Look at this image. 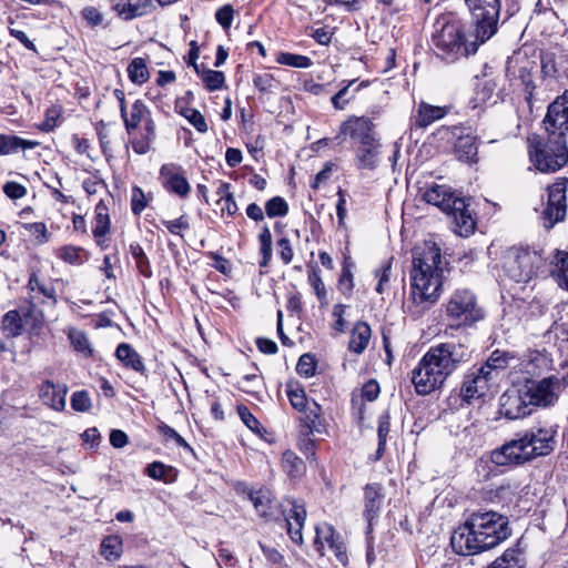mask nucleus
I'll use <instances>...</instances> for the list:
<instances>
[{
    "label": "nucleus",
    "instance_id": "obj_1",
    "mask_svg": "<svg viewBox=\"0 0 568 568\" xmlns=\"http://www.w3.org/2000/svg\"><path fill=\"white\" fill-rule=\"evenodd\" d=\"M510 532L507 516L494 510H478L453 532L450 546L456 554L470 556L498 546Z\"/></svg>",
    "mask_w": 568,
    "mask_h": 568
},
{
    "label": "nucleus",
    "instance_id": "obj_2",
    "mask_svg": "<svg viewBox=\"0 0 568 568\" xmlns=\"http://www.w3.org/2000/svg\"><path fill=\"white\" fill-rule=\"evenodd\" d=\"M410 295L415 304H434L442 292L443 261L440 248L425 242L413 250L410 268Z\"/></svg>",
    "mask_w": 568,
    "mask_h": 568
},
{
    "label": "nucleus",
    "instance_id": "obj_3",
    "mask_svg": "<svg viewBox=\"0 0 568 568\" xmlns=\"http://www.w3.org/2000/svg\"><path fill=\"white\" fill-rule=\"evenodd\" d=\"M483 43L476 38L467 40L462 20L452 12L440 14L434 23L432 44L436 55L447 63L475 54Z\"/></svg>",
    "mask_w": 568,
    "mask_h": 568
},
{
    "label": "nucleus",
    "instance_id": "obj_4",
    "mask_svg": "<svg viewBox=\"0 0 568 568\" xmlns=\"http://www.w3.org/2000/svg\"><path fill=\"white\" fill-rule=\"evenodd\" d=\"M428 203L439 207L443 212L454 217L459 233L468 234L474 231L475 221L467 209L464 197L457 196L449 186L433 184L423 194Z\"/></svg>",
    "mask_w": 568,
    "mask_h": 568
},
{
    "label": "nucleus",
    "instance_id": "obj_5",
    "mask_svg": "<svg viewBox=\"0 0 568 568\" xmlns=\"http://www.w3.org/2000/svg\"><path fill=\"white\" fill-rule=\"evenodd\" d=\"M465 4L471 18V34L486 42L498 31L501 9L500 0H465Z\"/></svg>",
    "mask_w": 568,
    "mask_h": 568
},
{
    "label": "nucleus",
    "instance_id": "obj_6",
    "mask_svg": "<svg viewBox=\"0 0 568 568\" xmlns=\"http://www.w3.org/2000/svg\"><path fill=\"white\" fill-rule=\"evenodd\" d=\"M531 161L540 172H556L568 161L566 139L547 138L546 142H537L529 151Z\"/></svg>",
    "mask_w": 568,
    "mask_h": 568
},
{
    "label": "nucleus",
    "instance_id": "obj_7",
    "mask_svg": "<svg viewBox=\"0 0 568 568\" xmlns=\"http://www.w3.org/2000/svg\"><path fill=\"white\" fill-rule=\"evenodd\" d=\"M446 315L456 326H470L484 318L476 295L469 290H456L446 304Z\"/></svg>",
    "mask_w": 568,
    "mask_h": 568
},
{
    "label": "nucleus",
    "instance_id": "obj_8",
    "mask_svg": "<svg viewBox=\"0 0 568 568\" xmlns=\"http://www.w3.org/2000/svg\"><path fill=\"white\" fill-rule=\"evenodd\" d=\"M489 460L501 471L510 470L516 467L530 463L534 459L526 438L518 432L515 436L506 440L501 446L496 447L489 453Z\"/></svg>",
    "mask_w": 568,
    "mask_h": 568
},
{
    "label": "nucleus",
    "instance_id": "obj_9",
    "mask_svg": "<svg viewBox=\"0 0 568 568\" xmlns=\"http://www.w3.org/2000/svg\"><path fill=\"white\" fill-rule=\"evenodd\" d=\"M542 265L540 254L528 247H511L505 257V270L517 283H527Z\"/></svg>",
    "mask_w": 568,
    "mask_h": 568
},
{
    "label": "nucleus",
    "instance_id": "obj_10",
    "mask_svg": "<svg viewBox=\"0 0 568 568\" xmlns=\"http://www.w3.org/2000/svg\"><path fill=\"white\" fill-rule=\"evenodd\" d=\"M427 352L447 378L462 365L468 363L473 354L469 346L459 341L439 343L429 347Z\"/></svg>",
    "mask_w": 568,
    "mask_h": 568
},
{
    "label": "nucleus",
    "instance_id": "obj_11",
    "mask_svg": "<svg viewBox=\"0 0 568 568\" xmlns=\"http://www.w3.org/2000/svg\"><path fill=\"white\" fill-rule=\"evenodd\" d=\"M447 377L443 371L437 367L435 359L428 352L418 362L417 366L412 372V383L418 395H428L432 392L440 388Z\"/></svg>",
    "mask_w": 568,
    "mask_h": 568
},
{
    "label": "nucleus",
    "instance_id": "obj_12",
    "mask_svg": "<svg viewBox=\"0 0 568 568\" xmlns=\"http://www.w3.org/2000/svg\"><path fill=\"white\" fill-rule=\"evenodd\" d=\"M478 365H473L463 375L458 396L464 403L470 404L475 399H480L489 392L490 386L495 383L489 375Z\"/></svg>",
    "mask_w": 568,
    "mask_h": 568
},
{
    "label": "nucleus",
    "instance_id": "obj_13",
    "mask_svg": "<svg viewBox=\"0 0 568 568\" xmlns=\"http://www.w3.org/2000/svg\"><path fill=\"white\" fill-rule=\"evenodd\" d=\"M557 428L556 425L539 424L520 432L534 459L548 456L555 450Z\"/></svg>",
    "mask_w": 568,
    "mask_h": 568
},
{
    "label": "nucleus",
    "instance_id": "obj_14",
    "mask_svg": "<svg viewBox=\"0 0 568 568\" xmlns=\"http://www.w3.org/2000/svg\"><path fill=\"white\" fill-rule=\"evenodd\" d=\"M538 63L529 60L527 57L516 58L508 61V74L513 77L515 85L523 87L525 92V100L530 103L534 91L536 89L535 75L538 71Z\"/></svg>",
    "mask_w": 568,
    "mask_h": 568
},
{
    "label": "nucleus",
    "instance_id": "obj_15",
    "mask_svg": "<svg viewBox=\"0 0 568 568\" xmlns=\"http://www.w3.org/2000/svg\"><path fill=\"white\" fill-rule=\"evenodd\" d=\"M567 184V178H559L554 184L548 186V204L544 211V219L548 221V224L545 225L547 229L562 221L566 215Z\"/></svg>",
    "mask_w": 568,
    "mask_h": 568
},
{
    "label": "nucleus",
    "instance_id": "obj_16",
    "mask_svg": "<svg viewBox=\"0 0 568 568\" xmlns=\"http://www.w3.org/2000/svg\"><path fill=\"white\" fill-rule=\"evenodd\" d=\"M557 375L542 378L532 383L530 386H524L527 402L534 412L535 407H547L554 405L558 399V389L556 387Z\"/></svg>",
    "mask_w": 568,
    "mask_h": 568
},
{
    "label": "nucleus",
    "instance_id": "obj_17",
    "mask_svg": "<svg viewBox=\"0 0 568 568\" xmlns=\"http://www.w3.org/2000/svg\"><path fill=\"white\" fill-rule=\"evenodd\" d=\"M498 413L509 420L530 415L532 410L527 402L524 388H511L504 392L499 397Z\"/></svg>",
    "mask_w": 568,
    "mask_h": 568
},
{
    "label": "nucleus",
    "instance_id": "obj_18",
    "mask_svg": "<svg viewBox=\"0 0 568 568\" xmlns=\"http://www.w3.org/2000/svg\"><path fill=\"white\" fill-rule=\"evenodd\" d=\"M544 123L549 136L566 139L568 132V99L564 95L549 104Z\"/></svg>",
    "mask_w": 568,
    "mask_h": 568
},
{
    "label": "nucleus",
    "instance_id": "obj_19",
    "mask_svg": "<svg viewBox=\"0 0 568 568\" xmlns=\"http://www.w3.org/2000/svg\"><path fill=\"white\" fill-rule=\"evenodd\" d=\"M162 186L170 193L182 199L186 197L191 192V186L183 175V169L175 163L163 164L160 169L159 176Z\"/></svg>",
    "mask_w": 568,
    "mask_h": 568
},
{
    "label": "nucleus",
    "instance_id": "obj_20",
    "mask_svg": "<svg viewBox=\"0 0 568 568\" xmlns=\"http://www.w3.org/2000/svg\"><path fill=\"white\" fill-rule=\"evenodd\" d=\"M341 134H348L359 145L379 141L376 138L375 125L367 118H351L341 125Z\"/></svg>",
    "mask_w": 568,
    "mask_h": 568
},
{
    "label": "nucleus",
    "instance_id": "obj_21",
    "mask_svg": "<svg viewBox=\"0 0 568 568\" xmlns=\"http://www.w3.org/2000/svg\"><path fill=\"white\" fill-rule=\"evenodd\" d=\"M67 394L68 387L65 384L54 383L50 379L43 381L38 388V395L42 404L55 412L64 410Z\"/></svg>",
    "mask_w": 568,
    "mask_h": 568
},
{
    "label": "nucleus",
    "instance_id": "obj_22",
    "mask_svg": "<svg viewBox=\"0 0 568 568\" xmlns=\"http://www.w3.org/2000/svg\"><path fill=\"white\" fill-rule=\"evenodd\" d=\"M364 510L363 516L368 523L367 534L372 531L374 519L379 515L384 503V488L379 483L367 484L364 487Z\"/></svg>",
    "mask_w": 568,
    "mask_h": 568
},
{
    "label": "nucleus",
    "instance_id": "obj_23",
    "mask_svg": "<svg viewBox=\"0 0 568 568\" xmlns=\"http://www.w3.org/2000/svg\"><path fill=\"white\" fill-rule=\"evenodd\" d=\"M152 8V0H112V9L126 21L148 14Z\"/></svg>",
    "mask_w": 568,
    "mask_h": 568
},
{
    "label": "nucleus",
    "instance_id": "obj_24",
    "mask_svg": "<svg viewBox=\"0 0 568 568\" xmlns=\"http://www.w3.org/2000/svg\"><path fill=\"white\" fill-rule=\"evenodd\" d=\"M303 416L300 418L302 423V430H306L307 435L326 434V424L322 417V407L315 400L301 412Z\"/></svg>",
    "mask_w": 568,
    "mask_h": 568
},
{
    "label": "nucleus",
    "instance_id": "obj_25",
    "mask_svg": "<svg viewBox=\"0 0 568 568\" xmlns=\"http://www.w3.org/2000/svg\"><path fill=\"white\" fill-rule=\"evenodd\" d=\"M291 505V514L290 516H284V523L290 538L296 544H302V528L306 519V510L304 505L298 504L296 500H293Z\"/></svg>",
    "mask_w": 568,
    "mask_h": 568
},
{
    "label": "nucleus",
    "instance_id": "obj_26",
    "mask_svg": "<svg viewBox=\"0 0 568 568\" xmlns=\"http://www.w3.org/2000/svg\"><path fill=\"white\" fill-rule=\"evenodd\" d=\"M248 498L257 514L265 521H277L280 519L273 511V497L270 489L260 488L258 490H252L248 494Z\"/></svg>",
    "mask_w": 568,
    "mask_h": 568
},
{
    "label": "nucleus",
    "instance_id": "obj_27",
    "mask_svg": "<svg viewBox=\"0 0 568 568\" xmlns=\"http://www.w3.org/2000/svg\"><path fill=\"white\" fill-rule=\"evenodd\" d=\"M34 313V305L31 304L27 312L23 313V316L16 310L7 312L2 317L1 329L6 337L14 338L22 334L23 331V320L27 321L29 316H32Z\"/></svg>",
    "mask_w": 568,
    "mask_h": 568
},
{
    "label": "nucleus",
    "instance_id": "obj_28",
    "mask_svg": "<svg viewBox=\"0 0 568 568\" xmlns=\"http://www.w3.org/2000/svg\"><path fill=\"white\" fill-rule=\"evenodd\" d=\"M454 152L459 161L476 164L478 162L477 136L471 134L458 136L454 144Z\"/></svg>",
    "mask_w": 568,
    "mask_h": 568
},
{
    "label": "nucleus",
    "instance_id": "obj_29",
    "mask_svg": "<svg viewBox=\"0 0 568 568\" xmlns=\"http://www.w3.org/2000/svg\"><path fill=\"white\" fill-rule=\"evenodd\" d=\"M382 144L379 141L358 145L356 149V168L373 171L378 166Z\"/></svg>",
    "mask_w": 568,
    "mask_h": 568
},
{
    "label": "nucleus",
    "instance_id": "obj_30",
    "mask_svg": "<svg viewBox=\"0 0 568 568\" xmlns=\"http://www.w3.org/2000/svg\"><path fill=\"white\" fill-rule=\"evenodd\" d=\"M116 358L128 368L144 374L145 365L139 353L128 343H121L115 349Z\"/></svg>",
    "mask_w": 568,
    "mask_h": 568
},
{
    "label": "nucleus",
    "instance_id": "obj_31",
    "mask_svg": "<svg viewBox=\"0 0 568 568\" xmlns=\"http://www.w3.org/2000/svg\"><path fill=\"white\" fill-rule=\"evenodd\" d=\"M448 112L446 106H436L426 102H420L415 119V125L424 129L433 122L443 119Z\"/></svg>",
    "mask_w": 568,
    "mask_h": 568
},
{
    "label": "nucleus",
    "instance_id": "obj_32",
    "mask_svg": "<svg viewBox=\"0 0 568 568\" xmlns=\"http://www.w3.org/2000/svg\"><path fill=\"white\" fill-rule=\"evenodd\" d=\"M513 358L514 356L510 353L496 349L490 354L485 363L478 366L484 368V371L489 372L493 381L496 382L500 373L507 368L509 361Z\"/></svg>",
    "mask_w": 568,
    "mask_h": 568
},
{
    "label": "nucleus",
    "instance_id": "obj_33",
    "mask_svg": "<svg viewBox=\"0 0 568 568\" xmlns=\"http://www.w3.org/2000/svg\"><path fill=\"white\" fill-rule=\"evenodd\" d=\"M371 334H372V331L367 323H365V322L356 323V325L354 326V328L352 331L351 337H349V343H348L349 351H352L356 354H362L366 349V347L369 343Z\"/></svg>",
    "mask_w": 568,
    "mask_h": 568
},
{
    "label": "nucleus",
    "instance_id": "obj_34",
    "mask_svg": "<svg viewBox=\"0 0 568 568\" xmlns=\"http://www.w3.org/2000/svg\"><path fill=\"white\" fill-rule=\"evenodd\" d=\"M145 474L152 479L171 484L178 479L179 471L175 467L162 462H153L146 466Z\"/></svg>",
    "mask_w": 568,
    "mask_h": 568
},
{
    "label": "nucleus",
    "instance_id": "obj_35",
    "mask_svg": "<svg viewBox=\"0 0 568 568\" xmlns=\"http://www.w3.org/2000/svg\"><path fill=\"white\" fill-rule=\"evenodd\" d=\"M326 535H324V539L327 542L328 547L334 551L336 559L344 566L348 562V555L346 551V546L343 541V538L339 534H336L334 528L329 525L325 526Z\"/></svg>",
    "mask_w": 568,
    "mask_h": 568
},
{
    "label": "nucleus",
    "instance_id": "obj_36",
    "mask_svg": "<svg viewBox=\"0 0 568 568\" xmlns=\"http://www.w3.org/2000/svg\"><path fill=\"white\" fill-rule=\"evenodd\" d=\"M111 220L109 209L103 200H101L94 209V226L92 229L93 236H105L110 232Z\"/></svg>",
    "mask_w": 568,
    "mask_h": 568
},
{
    "label": "nucleus",
    "instance_id": "obj_37",
    "mask_svg": "<svg viewBox=\"0 0 568 568\" xmlns=\"http://www.w3.org/2000/svg\"><path fill=\"white\" fill-rule=\"evenodd\" d=\"M145 114H150V111L142 100H136L132 106L130 114L128 109L125 110V116H121L128 133L134 131L141 121L145 118Z\"/></svg>",
    "mask_w": 568,
    "mask_h": 568
},
{
    "label": "nucleus",
    "instance_id": "obj_38",
    "mask_svg": "<svg viewBox=\"0 0 568 568\" xmlns=\"http://www.w3.org/2000/svg\"><path fill=\"white\" fill-rule=\"evenodd\" d=\"M525 559L519 549L508 548L487 568H524Z\"/></svg>",
    "mask_w": 568,
    "mask_h": 568
},
{
    "label": "nucleus",
    "instance_id": "obj_39",
    "mask_svg": "<svg viewBox=\"0 0 568 568\" xmlns=\"http://www.w3.org/2000/svg\"><path fill=\"white\" fill-rule=\"evenodd\" d=\"M101 555L109 561L119 559L123 551V541L119 535L105 536L100 545Z\"/></svg>",
    "mask_w": 568,
    "mask_h": 568
},
{
    "label": "nucleus",
    "instance_id": "obj_40",
    "mask_svg": "<svg viewBox=\"0 0 568 568\" xmlns=\"http://www.w3.org/2000/svg\"><path fill=\"white\" fill-rule=\"evenodd\" d=\"M175 109L182 116H184L196 129L197 132H200V133L207 132L206 121L199 110L187 108V106H182L181 102L179 100L175 103Z\"/></svg>",
    "mask_w": 568,
    "mask_h": 568
},
{
    "label": "nucleus",
    "instance_id": "obj_41",
    "mask_svg": "<svg viewBox=\"0 0 568 568\" xmlns=\"http://www.w3.org/2000/svg\"><path fill=\"white\" fill-rule=\"evenodd\" d=\"M286 394L293 408H295L300 413L304 412L306 407L311 404V402H308L307 399L305 390L297 383H287Z\"/></svg>",
    "mask_w": 568,
    "mask_h": 568
},
{
    "label": "nucleus",
    "instance_id": "obj_42",
    "mask_svg": "<svg viewBox=\"0 0 568 568\" xmlns=\"http://www.w3.org/2000/svg\"><path fill=\"white\" fill-rule=\"evenodd\" d=\"M261 260L258 265L267 267L272 258V233L267 225H264L258 234Z\"/></svg>",
    "mask_w": 568,
    "mask_h": 568
},
{
    "label": "nucleus",
    "instance_id": "obj_43",
    "mask_svg": "<svg viewBox=\"0 0 568 568\" xmlns=\"http://www.w3.org/2000/svg\"><path fill=\"white\" fill-rule=\"evenodd\" d=\"M68 338L77 352L82 353L85 357L92 356L93 349L84 332L77 328H70L68 332Z\"/></svg>",
    "mask_w": 568,
    "mask_h": 568
},
{
    "label": "nucleus",
    "instance_id": "obj_44",
    "mask_svg": "<svg viewBox=\"0 0 568 568\" xmlns=\"http://www.w3.org/2000/svg\"><path fill=\"white\" fill-rule=\"evenodd\" d=\"M129 79L135 84H143L149 80L146 63L142 58H134L128 65Z\"/></svg>",
    "mask_w": 568,
    "mask_h": 568
},
{
    "label": "nucleus",
    "instance_id": "obj_45",
    "mask_svg": "<svg viewBox=\"0 0 568 568\" xmlns=\"http://www.w3.org/2000/svg\"><path fill=\"white\" fill-rule=\"evenodd\" d=\"M130 253L135 261V266L144 277L152 276V270L150 261L139 243L130 244Z\"/></svg>",
    "mask_w": 568,
    "mask_h": 568
},
{
    "label": "nucleus",
    "instance_id": "obj_46",
    "mask_svg": "<svg viewBox=\"0 0 568 568\" xmlns=\"http://www.w3.org/2000/svg\"><path fill=\"white\" fill-rule=\"evenodd\" d=\"M197 75L202 79L206 90L210 92L222 89L225 82V77L222 71L201 69Z\"/></svg>",
    "mask_w": 568,
    "mask_h": 568
},
{
    "label": "nucleus",
    "instance_id": "obj_47",
    "mask_svg": "<svg viewBox=\"0 0 568 568\" xmlns=\"http://www.w3.org/2000/svg\"><path fill=\"white\" fill-rule=\"evenodd\" d=\"M276 62L283 65L292 68L307 69L313 62L311 58L302 54H295L290 52H281L277 54Z\"/></svg>",
    "mask_w": 568,
    "mask_h": 568
},
{
    "label": "nucleus",
    "instance_id": "obj_48",
    "mask_svg": "<svg viewBox=\"0 0 568 568\" xmlns=\"http://www.w3.org/2000/svg\"><path fill=\"white\" fill-rule=\"evenodd\" d=\"M283 464L290 477H297L305 470L303 459L297 457L293 452H285L283 454Z\"/></svg>",
    "mask_w": 568,
    "mask_h": 568
},
{
    "label": "nucleus",
    "instance_id": "obj_49",
    "mask_svg": "<svg viewBox=\"0 0 568 568\" xmlns=\"http://www.w3.org/2000/svg\"><path fill=\"white\" fill-rule=\"evenodd\" d=\"M265 212L268 217H282L288 213V204L282 196H274L266 202Z\"/></svg>",
    "mask_w": 568,
    "mask_h": 568
},
{
    "label": "nucleus",
    "instance_id": "obj_50",
    "mask_svg": "<svg viewBox=\"0 0 568 568\" xmlns=\"http://www.w3.org/2000/svg\"><path fill=\"white\" fill-rule=\"evenodd\" d=\"M158 430L166 439L174 440L179 447H182L192 454L194 453L192 446L171 426L166 425L165 423H161L158 425Z\"/></svg>",
    "mask_w": 568,
    "mask_h": 568
},
{
    "label": "nucleus",
    "instance_id": "obj_51",
    "mask_svg": "<svg viewBox=\"0 0 568 568\" xmlns=\"http://www.w3.org/2000/svg\"><path fill=\"white\" fill-rule=\"evenodd\" d=\"M308 283L314 288V292L323 304L326 302V288L320 275V270L316 266H312L308 272Z\"/></svg>",
    "mask_w": 568,
    "mask_h": 568
},
{
    "label": "nucleus",
    "instance_id": "obj_52",
    "mask_svg": "<svg viewBox=\"0 0 568 568\" xmlns=\"http://www.w3.org/2000/svg\"><path fill=\"white\" fill-rule=\"evenodd\" d=\"M81 252H83L82 247L65 245L58 250V256L65 263L80 265L83 263Z\"/></svg>",
    "mask_w": 568,
    "mask_h": 568
},
{
    "label": "nucleus",
    "instance_id": "obj_53",
    "mask_svg": "<svg viewBox=\"0 0 568 568\" xmlns=\"http://www.w3.org/2000/svg\"><path fill=\"white\" fill-rule=\"evenodd\" d=\"M71 407L79 413L89 412L92 407V400L87 390H77L71 396Z\"/></svg>",
    "mask_w": 568,
    "mask_h": 568
},
{
    "label": "nucleus",
    "instance_id": "obj_54",
    "mask_svg": "<svg viewBox=\"0 0 568 568\" xmlns=\"http://www.w3.org/2000/svg\"><path fill=\"white\" fill-rule=\"evenodd\" d=\"M355 83V80L348 81L341 90H338L332 98L331 102L336 110H344L347 103L354 98L349 94V87Z\"/></svg>",
    "mask_w": 568,
    "mask_h": 568
},
{
    "label": "nucleus",
    "instance_id": "obj_55",
    "mask_svg": "<svg viewBox=\"0 0 568 568\" xmlns=\"http://www.w3.org/2000/svg\"><path fill=\"white\" fill-rule=\"evenodd\" d=\"M149 200L146 199L143 190L134 185L131 190V210L133 214L140 215L148 206Z\"/></svg>",
    "mask_w": 568,
    "mask_h": 568
},
{
    "label": "nucleus",
    "instance_id": "obj_56",
    "mask_svg": "<svg viewBox=\"0 0 568 568\" xmlns=\"http://www.w3.org/2000/svg\"><path fill=\"white\" fill-rule=\"evenodd\" d=\"M28 288L32 292L38 291L47 298H51L55 302V290L51 285L43 284L36 273H32L28 281Z\"/></svg>",
    "mask_w": 568,
    "mask_h": 568
},
{
    "label": "nucleus",
    "instance_id": "obj_57",
    "mask_svg": "<svg viewBox=\"0 0 568 568\" xmlns=\"http://www.w3.org/2000/svg\"><path fill=\"white\" fill-rule=\"evenodd\" d=\"M392 261H393V257L384 261L382 266L375 271V276L378 278V283H377L375 290L378 294L384 293L385 287L389 282L390 271H392Z\"/></svg>",
    "mask_w": 568,
    "mask_h": 568
},
{
    "label": "nucleus",
    "instance_id": "obj_58",
    "mask_svg": "<svg viewBox=\"0 0 568 568\" xmlns=\"http://www.w3.org/2000/svg\"><path fill=\"white\" fill-rule=\"evenodd\" d=\"M296 372L304 377H311L316 372V361L313 355L303 354L296 365Z\"/></svg>",
    "mask_w": 568,
    "mask_h": 568
},
{
    "label": "nucleus",
    "instance_id": "obj_59",
    "mask_svg": "<svg viewBox=\"0 0 568 568\" xmlns=\"http://www.w3.org/2000/svg\"><path fill=\"white\" fill-rule=\"evenodd\" d=\"M22 144V139L16 135L0 134V154L7 155L19 151Z\"/></svg>",
    "mask_w": 568,
    "mask_h": 568
},
{
    "label": "nucleus",
    "instance_id": "obj_60",
    "mask_svg": "<svg viewBox=\"0 0 568 568\" xmlns=\"http://www.w3.org/2000/svg\"><path fill=\"white\" fill-rule=\"evenodd\" d=\"M237 414L244 425L255 434H261V424L245 405L237 406Z\"/></svg>",
    "mask_w": 568,
    "mask_h": 568
},
{
    "label": "nucleus",
    "instance_id": "obj_61",
    "mask_svg": "<svg viewBox=\"0 0 568 568\" xmlns=\"http://www.w3.org/2000/svg\"><path fill=\"white\" fill-rule=\"evenodd\" d=\"M24 229L33 235L40 244H44L49 242L50 234L48 232V229L44 223L42 222H33V223H26Z\"/></svg>",
    "mask_w": 568,
    "mask_h": 568
},
{
    "label": "nucleus",
    "instance_id": "obj_62",
    "mask_svg": "<svg viewBox=\"0 0 568 568\" xmlns=\"http://www.w3.org/2000/svg\"><path fill=\"white\" fill-rule=\"evenodd\" d=\"M234 19V9L231 4H224L215 11V20L224 29H230Z\"/></svg>",
    "mask_w": 568,
    "mask_h": 568
},
{
    "label": "nucleus",
    "instance_id": "obj_63",
    "mask_svg": "<svg viewBox=\"0 0 568 568\" xmlns=\"http://www.w3.org/2000/svg\"><path fill=\"white\" fill-rule=\"evenodd\" d=\"M540 70L544 77L552 78L556 77L557 68L555 62V55L552 53H544L540 57Z\"/></svg>",
    "mask_w": 568,
    "mask_h": 568
},
{
    "label": "nucleus",
    "instance_id": "obj_64",
    "mask_svg": "<svg viewBox=\"0 0 568 568\" xmlns=\"http://www.w3.org/2000/svg\"><path fill=\"white\" fill-rule=\"evenodd\" d=\"M280 250V257L285 265H288L294 257V251L291 241L287 237H281L276 242Z\"/></svg>",
    "mask_w": 568,
    "mask_h": 568
}]
</instances>
